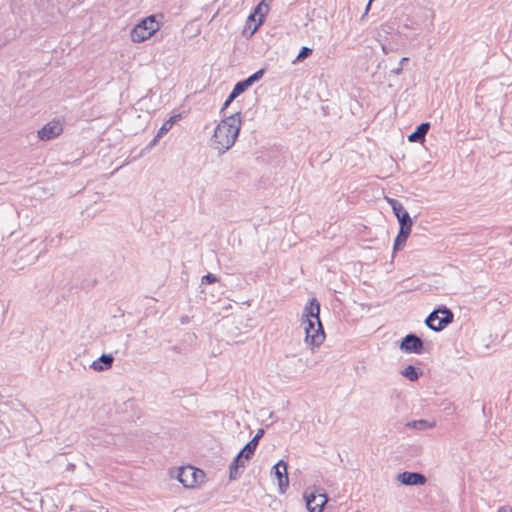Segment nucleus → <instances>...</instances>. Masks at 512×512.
I'll return each instance as SVG.
<instances>
[{"label": "nucleus", "mask_w": 512, "mask_h": 512, "mask_svg": "<svg viewBox=\"0 0 512 512\" xmlns=\"http://www.w3.org/2000/svg\"><path fill=\"white\" fill-rule=\"evenodd\" d=\"M241 128V113L224 118L215 128L211 139V145L220 153L229 150L235 143Z\"/></svg>", "instance_id": "1"}, {"label": "nucleus", "mask_w": 512, "mask_h": 512, "mask_svg": "<svg viewBox=\"0 0 512 512\" xmlns=\"http://www.w3.org/2000/svg\"><path fill=\"white\" fill-rule=\"evenodd\" d=\"M320 304L312 298L304 307L302 324L305 330V341L312 346H319L324 340V332L319 318Z\"/></svg>", "instance_id": "2"}, {"label": "nucleus", "mask_w": 512, "mask_h": 512, "mask_svg": "<svg viewBox=\"0 0 512 512\" xmlns=\"http://www.w3.org/2000/svg\"><path fill=\"white\" fill-rule=\"evenodd\" d=\"M160 29V23L154 15L148 16L138 23L131 31V39L135 43L149 39Z\"/></svg>", "instance_id": "3"}, {"label": "nucleus", "mask_w": 512, "mask_h": 512, "mask_svg": "<svg viewBox=\"0 0 512 512\" xmlns=\"http://www.w3.org/2000/svg\"><path fill=\"white\" fill-rule=\"evenodd\" d=\"M453 317L452 311L443 306L432 311L426 318L425 323L433 331H441L453 321Z\"/></svg>", "instance_id": "4"}, {"label": "nucleus", "mask_w": 512, "mask_h": 512, "mask_svg": "<svg viewBox=\"0 0 512 512\" xmlns=\"http://www.w3.org/2000/svg\"><path fill=\"white\" fill-rule=\"evenodd\" d=\"M205 477L201 469L193 466H183L179 468L177 479L186 488H193L203 481Z\"/></svg>", "instance_id": "5"}, {"label": "nucleus", "mask_w": 512, "mask_h": 512, "mask_svg": "<svg viewBox=\"0 0 512 512\" xmlns=\"http://www.w3.org/2000/svg\"><path fill=\"white\" fill-rule=\"evenodd\" d=\"M304 500L309 512H322L328 501V496L326 493H318L317 490L306 489Z\"/></svg>", "instance_id": "6"}, {"label": "nucleus", "mask_w": 512, "mask_h": 512, "mask_svg": "<svg viewBox=\"0 0 512 512\" xmlns=\"http://www.w3.org/2000/svg\"><path fill=\"white\" fill-rule=\"evenodd\" d=\"M392 348H399L404 352H420L423 348V341L415 334H408L401 341H395Z\"/></svg>", "instance_id": "7"}, {"label": "nucleus", "mask_w": 512, "mask_h": 512, "mask_svg": "<svg viewBox=\"0 0 512 512\" xmlns=\"http://www.w3.org/2000/svg\"><path fill=\"white\" fill-rule=\"evenodd\" d=\"M278 480V488L281 494L285 493L289 486V478L287 473V463L284 460H279L271 470Z\"/></svg>", "instance_id": "8"}, {"label": "nucleus", "mask_w": 512, "mask_h": 512, "mask_svg": "<svg viewBox=\"0 0 512 512\" xmlns=\"http://www.w3.org/2000/svg\"><path fill=\"white\" fill-rule=\"evenodd\" d=\"M397 480L406 486H421L427 482V478L420 472H402L397 475Z\"/></svg>", "instance_id": "9"}, {"label": "nucleus", "mask_w": 512, "mask_h": 512, "mask_svg": "<svg viewBox=\"0 0 512 512\" xmlns=\"http://www.w3.org/2000/svg\"><path fill=\"white\" fill-rule=\"evenodd\" d=\"M63 131V126L60 121H51L44 125L38 131V137L41 140L48 141L59 136Z\"/></svg>", "instance_id": "10"}, {"label": "nucleus", "mask_w": 512, "mask_h": 512, "mask_svg": "<svg viewBox=\"0 0 512 512\" xmlns=\"http://www.w3.org/2000/svg\"><path fill=\"white\" fill-rule=\"evenodd\" d=\"M113 362V354H101L98 359L92 361L89 367L94 371H105L112 367Z\"/></svg>", "instance_id": "11"}, {"label": "nucleus", "mask_w": 512, "mask_h": 512, "mask_svg": "<svg viewBox=\"0 0 512 512\" xmlns=\"http://www.w3.org/2000/svg\"><path fill=\"white\" fill-rule=\"evenodd\" d=\"M246 459L240 453L236 455L233 459L232 463L229 466V478L230 480H236L240 477L241 471L240 469L245 468Z\"/></svg>", "instance_id": "12"}, {"label": "nucleus", "mask_w": 512, "mask_h": 512, "mask_svg": "<svg viewBox=\"0 0 512 512\" xmlns=\"http://www.w3.org/2000/svg\"><path fill=\"white\" fill-rule=\"evenodd\" d=\"M430 128V123H421L417 129L408 136L409 142L421 143L425 140V136Z\"/></svg>", "instance_id": "13"}, {"label": "nucleus", "mask_w": 512, "mask_h": 512, "mask_svg": "<svg viewBox=\"0 0 512 512\" xmlns=\"http://www.w3.org/2000/svg\"><path fill=\"white\" fill-rule=\"evenodd\" d=\"M264 8H265V11H267L268 5L265 3V0H262L254 9L253 14H255V16H259V18H258V22L256 24H254L253 28L251 29V31L249 33L250 36L253 35L258 30V28L262 25V23L264 21V15H265V13L263 12Z\"/></svg>", "instance_id": "14"}, {"label": "nucleus", "mask_w": 512, "mask_h": 512, "mask_svg": "<svg viewBox=\"0 0 512 512\" xmlns=\"http://www.w3.org/2000/svg\"><path fill=\"white\" fill-rule=\"evenodd\" d=\"M410 233H411V230L399 229V233L394 240V246H393L394 251L401 249L405 245Z\"/></svg>", "instance_id": "15"}, {"label": "nucleus", "mask_w": 512, "mask_h": 512, "mask_svg": "<svg viewBox=\"0 0 512 512\" xmlns=\"http://www.w3.org/2000/svg\"><path fill=\"white\" fill-rule=\"evenodd\" d=\"M257 440H250L241 450L240 454L244 456L246 460H250L254 455L257 448Z\"/></svg>", "instance_id": "16"}, {"label": "nucleus", "mask_w": 512, "mask_h": 512, "mask_svg": "<svg viewBox=\"0 0 512 512\" xmlns=\"http://www.w3.org/2000/svg\"><path fill=\"white\" fill-rule=\"evenodd\" d=\"M397 220L400 226L399 229L411 230L413 222L408 212L400 214Z\"/></svg>", "instance_id": "17"}, {"label": "nucleus", "mask_w": 512, "mask_h": 512, "mask_svg": "<svg viewBox=\"0 0 512 512\" xmlns=\"http://www.w3.org/2000/svg\"><path fill=\"white\" fill-rule=\"evenodd\" d=\"M249 88V85L245 80L239 81L235 84L233 90L231 91V99H236L240 94L245 92Z\"/></svg>", "instance_id": "18"}, {"label": "nucleus", "mask_w": 512, "mask_h": 512, "mask_svg": "<svg viewBox=\"0 0 512 512\" xmlns=\"http://www.w3.org/2000/svg\"><path fill=\"white\" fill-rule=\"evenodd\" d=\"M401 374L409 379L410 381H416L419 378V373L417 372L416 368L412 365H408Z\"/></svg>", "instance_id": "19"}, {"label": "nucleus", "mask_w": 512, "mask_h": 512, "mask_svg": "<svg viewBox=\"0 0 512 512\" xmlns=\"http://www.w3.org/2000/svg\"><path fill=\"white\" fill-rule=\"evenodd\" d=\"M264 75V69H260L245 79L247 84L252 86L255 82L259 81Z\"/></svg>", "instance_id": "20"}, {"label": "nucleus", "mask_w": 512, "mask_h": 512, "mask_svg": "<svg viewBox=\"0 0 512 512\" xmlns=\"http://www.w3.org/2000/svg\"><path fill=\"white\" fill-rule=\"evenodd\" d=\"M175 119H176V116L171 117L169 120H167V121H166V122L161 126V128H160V129H159V131H158V133H159L160 135H162V136H163L165 133H167V132L171 129V127H172V125H173V123H174Z\"/></svg>", "instance_id": "21"}, {"label": "nucleus", "mask_w": 512, "mask_h": 512, "mask_svg": "<svg viewBox=\"0 0 512 512\" xmlns=\"http://www.w3.org/2000/svg\"><path fill=\"white\" fill-rule=\"evenodd\" d=\"M409 427H413L416 429H426L428 427H431L426 420H417L412 421L407 424Z\"/></svg>", "instance_id": "22"}, {"label": "nucleus", "mask_w": 512, "mask_h": 512, "mask_svg": "<svg viewBox=\"0 0 512 512\" xmlns=\"http://www.w3.org/2000/svg\"><path fill=\"white\" fill-rule=\"evenodd\" d=\"M311 54H312L311 48L302 47V49L300 50V52L298 53V55L296 57V61H302V60L306 59L307 57H309Z\"/></svg>", "instance_id": "23"}, {"label": "nucleus", "mask_w": 512, "mask_h": 512, "mask_svg": "<svg viewBox=\"0 0 512 512\" xmlns=\"http://www.w3.org/2000/svg\"><path fill=\"white\" fill-rule=\"evenodd\" d=\"M409 61V58L408 57H403L400 62H399V65L397 68H394L391 70V73L395 74V75H399L402 73V70H403V66L404 64H406L407 62Z\"/></svg>", "instance_id": "24"}, {"label": "nucleus", "mask_w": 512, "mask_h": 512, "mask_svg": "<svg viewBox=\"0 0 512 512\" xmlns=\"http://www.w3.org/2000/svg\"><path fill=\"white\" fill-rule=\"evenodd\" d=\"M217 280L218 278L214 274L208 273L202 277L201 282L202 284H212L215 283Z\"/></svg>", "instance_id": "25"}, {"label": "nucleus", "mask_w": 512, "mask_h": 512, "mask_svg": "<svg viewBox=\"0 0 512 512\" xmlns=\"http://www.w3.org/2000/svg\"><path fill=\"white\" fill-rule=\"evenodd\" d=\"M0 435H2L4 439L10 438L9 429L2 423H0Z\"/></svg>", "instance_id": "26"}, {"label": "nucleus", "mask_w": 512, "mask_h": 512, "mask_svg": "<svg viewBox=\"0 0 512 512\" xmlns=\"http://www.w3.org/2000/svg\"><path fill=\"white\" fill-rule=\"evenodd\" d=\"M255 21H256V16H255V14L251 13V14L249 15L248 19H247V23H246V29H245V31H246L247 29H249V30L251 31V29H252L253 27H251V24H250V23H251V22H255Z\"/></svg>", "instance_id": "27"}, {"label": "nucleus", "mask_w": 512, "mask_h": 512, "mask_svg": "<svg viewBox=\"0 0 512 512\" xmlns=\"http://www.w3.org/2000/svg\"><path fill=\"white\" fill-rule=\"evenodd\" d=\"M407 212L405 208L403 207L402 203L398 205L395 209H393V213L395 214L396 218L400 216V214Z\"/></svg>", "instance_id": "28"}, {"label": "nucleus", "mask_w": 512, "mask_h": 512, "mask_svg": "<svg viewBox=\"0 0 512 512\" xmlns=\"http://www.w3.org/2000/svg\"><path fill=\"white\" fill-rule=\"evenodd\" d=\"M264 433H265L264 429H262V428L259 429L257 431V433L255 434V436L251 440H257V444H259V441L263 437Z\"/></svg>", "instance_id": "29"}, {"label": "nucleus", "mask_w": 512, "mask_h": 512, "mask_svg": "<svg viewBox=\"0 0 512 512\" xmlns=\"http://www.w3.org/2000/svg\"><path fill=\"white\" fill-rule=\"evenodd\" d=\"M387 201L390 204L392 210L395 209L396 207H398V205L401 204L398 200L393 199V198H387Z\"/></svg>", "instance_id": "30"}, {"label": "nucleus", "mask_w": 512, "mask_h": 512, "mask_svg": "<svg viewBox=\"0 0 512 512\" xmlns=\"http://www.w3.org/2000/svg\"><path fill=\"white\" fill-rule=\"evenodd\" d=\"M235 99H231V95L229 94L228 98L226 99V101L224 102L222 108H221V112H223Z\"/></svg>", "instance_id": "31"}, {"label": "nucleus", "mask_w": 512, "mask_h": 512, "mask_svg": "<svg viewBox=\"0 0 512 512\" xmlns=\"http://www.w3.org/2000/svg\"><path fill=\"white\" fill-rule=\"evenodd\" d=\"M162 137L159 133L152 139V141L149 143L148 148H152L156 145V143L159 141V139Z\"/></svg>", "instance_id": "32"}, {"label": "nucleus", "mask_w": 512, "mask_h": 512, "mask_svg": "<svg viewBox=\"0 0 512 512\" xmlns=\"http://www.w3.org/2000/svg\"><path fill=\"white\" fill-rule=\"evenodd\" d=\"M298 362H299L300 364L298 365V367L296 368V370H298V371H304L306 366L302 363V359L300 358V359L298 360Z\"/></svg>", "instance_id": "33"}, {"label": "nucleus", "mask_w": 512, "mask_h": 512, "mask_svg": "<svg viewBox=\"0 0 512 512\" xmlns=\"http://www.w3.org/2000/svg\"><path fill=\"white\" fill-rule=\"evenodd\" d=\"M370 7H371V3L368 2L366 5V8H365L364 16L367 15L368 11L370 10Z\"/></svg>", "instance_id": "34"}, {"label": "nucleus", "mask_w": 512, "mask_h": 512, "mask_svg": "<svg viewBox=\"0 0 512 512\" xmlns=\"http://www.w3.org/2000/svg\"><path fill=\"white\" fill-rule=\"evenodd\" d=\"M74 468H75V465H74V464H72V463H69V464L67 465V470L73 471V470H74Z\"/></svg>", "instance_id": "35"}, {"label": "nucleus", "mask_w": 512, "mask_h": 512, "mask_svg": "<svg viewBox=\"0 0 512 512\" xmlns=\"http://www.w3.org/2000/svg\"><path fill=\"white\" fill-rule=\"evenodd\" d=\"M181 323L182 324L188 323V317H182L181 318Z\"/></svg>", "instance_id": "36"}, {"label": "nucleus", "mask_w": 512, "mask_h": 512, "mask_svg": "<svg viewBox=\"0 0 512 512\" xmlns=\"http://www.w3.org/2000/svg\"><path fill=\"white\" fill-rule=\"evenodd\" d=\"M286 358L294 360L296 358V354H292L291 357L288 354H286Z\"/></svg>", "instance_id": "37"}, {"label": "nucleus", "mask_w": 512, "mask_h": 512, "mask_svg": "<svg viewBox=\"0 0 512 512\" xmlns=\"http://www.w3.org/2000/svg\"><path fill=\"white\" fill-rule=\"evenodd\" d=\"M9 0H0V7H3Z\"/></svg>", "instance_id": "38"}, {"label": "nucleus", "mask_w": 512, "mask_h": 512, "mask_svg": "<svg viewBox=\"0 0 512 512\" xmlns=\"http://www.w3.org/2000/svg\"><path fill=\"white\" fill-rule=\"evenodd\" d=\"M382 50H383V52H384L385 54H387V53H388L387 48H386V46H385V45H382Z\"/></svg>", "instance_id": "39"}, {"label": "nucleus", "mask_w": 512, "mask_h": 512, "mask_svg": "<svg viewBox=\"0 0 512 512\" xmlns=\"http://www.w3.org/2000/svg\"><path fill=\"white\" fill-rule=\"evenodd\" d=\"M505 511H506V510H505V508H504V507H501V508L498 510V512H505Z\"/></svg>", "instance_id": "40"}, {"label": "nucleus", "mask_w": 512, "mask_h": 512, "mask_svg": "<svg viewBox=\"0 0 512 512\" xmlns=\"http://www.w3.org/2000/svg\"><path fill=\"white\" fill-rule=\"evenodd\" d=\"M373 1H374V0H369L368 2L372 4V2H373Z\"/></svg>", "instance_id": "41"}]
</instances>
